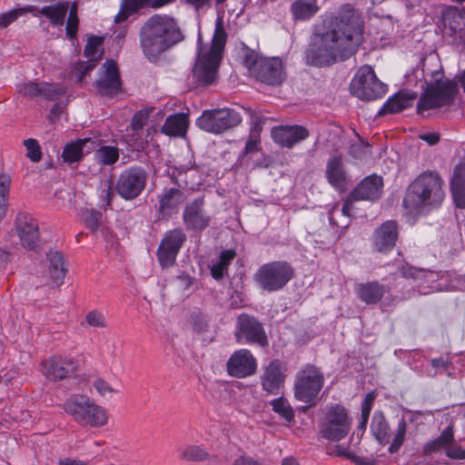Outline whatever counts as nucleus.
Instances as JSON below:
<instances>
[{
	"instance_id": "1",
	"label": "nucleus",
	"mask_w": 465,
	"mask_h": 465,
	"mask_svg": "<svg viewBox=\"0 0 465 465\" xmlns=\"http://www.w3.org/2000/svg\"><path fill=\"white\" fill-rule=\"evenodd\" d=\"M361 17L349 6H342L314 25L305 50L307 64L323 67L354 55L363 41Z\"/></svg>"
},
{
	"instance_id": "2",
	"label": "nucleus",
	"mask_w": 465,
	"mask_h": 465,
	"mask_svg": "<svg viewBox=\"0 0 465 465\" xmlns=\"http://www.w3.org/2000/svg\"><path fill=\"white\" fill-rule=\"evenodd\" d=\"M185 38L186 35L178 19L166 14L151 15L138 30L140 49L143 57L151 64H158Z\"/></svg>"
},
{
	"instance_id": "3",
	"label": "nucleus",
	"mask_w": 465,
	"mask_h": 465,
	"mask_svg": "<svg viewBox=\"0 0 465 465\" xmlns=\"http://www.w3.org/2000/svg\"><path fill=\"white\" fill-rule=\"evenodd\" d=\"M227 34L222 18L215 22V30L209 48L203 45L201 34L197 39V58L193 68V79L198 85L205 86L213 84L223 58Z\"/></svg>"
},
{
	"instance_id": "4",
	"label": "nucleus",
	"mask_w": 465,
	"mask_h": 465,
	"mask_svg": "<svg viewBox=\"0 0 465 465\" xmlns=\"http://www.w3.org/2000/svg\"><path fill=\"white\" fill-rule=\"evenodd\" d=\"M443 180L434 172H424L408 187L403 205L412 213H420L423 207H439L444 200Z\"/></svg>"
},
{
	"instance_id": "5",
	"label": "nucleus",
	"mask_w": 465,
	"mask_h": 465,
	"mask_svg": "<svg viewBox=\"0 0 465 465\" xmlns=\"http://www.w3.org/2000/svg\"><path fill=\"white\" fill-rule=\"evenodd\" d=\"M352 426V417L349 410L341 403H331L322 410L318 420V434L332 442L345 439Z\"/></svg>"
},
{
	"instance_id": "6",
	"label": "nucleus",
	"mask_w": 465,
	"mask_h": 465,
	"mask_svg": "<svg viewBox=\"0 0 465 465\" xmlns=\"http://www.w3.org/2000/svg\"><path fill=\"white\" fill-rule=\"evenodd\" d=\"M63 409L80 426L97 428L108 422L106 410L85 394L71 395L64 401Z\"/></svg>"
},
{
	"instance_id": "7",
	"label": "nucleus",
	"mask_w": 465,
	"mask_h": 465,
	"mask_svg": "<svg viewBox=\"0 0 465 465\" xmlns=\"http://www.w3.org/2000/svg\"><path fill=\"white\" fill-rule=\"evenodd\" d=\"M433 78L434 82L428 84L420 96L417 104L419 114L451 104L458 93L457 84L450 79L442 80V73L435 71Z\"/></svg>"
},
{
	"instance_id": "8",
	"label": "nucleus",
	"mask_w": 465,
	"mask_h": 465,
	"mask_svg": "<svg viewBox=\"0 0 465 465\" xmlns=\"http://www.w3.org/2000/svg\"><path fill=\"white\" fill-rule=\"evenodd\" d=\"M322 371L312 364L305 365L299 371L294 381V397L309 407L316 404L318 394L324 385Z\"/></svg>"
},
{
	"instance_id": "9",
	"label": "nucleus",
	"mask_w": 465,
	"mask_h": 465,
	"mask_svg": "<svg viewBox=\"0 0 465 465\" xmlns=\"http://www.w3.org/2000/svg\"><path fill=\"white\" fill-rule=\"evenodd\" d=\"M294 276L292 266L285 261H275L262 265L254 274V280L264 291L282 289Z\"/></svg>"
},
{
	"instance_id": "10",
	"label": "nucleus",
	"mask_w": 465,
	"mask_h": 465,
	"mask_svg": "<svg viewBox=\"0 0 465 465\" xmlns=\"http://www.w3.org/2000/svg\"><path fill=\"white\" fill-rule=\"evenodd\" d=\"M242 121L240 112L234 108L205 110L196 120V125L211 134H220L238 126Z\"/></svg>"
},
{
	"instance_id": "11",
	"label": "nucleus",
	"mask_w": 465,
	"mask_h": 465,
	"mask_svg": "<svg viewBox=\"0 0 465 465\" xmlns=\"http://www.w3.org/2000/svg\"><path fill=\"white\" fill-rule=\"evenodd\" d=\"M351 93L361 100H375L386 93V85L370 65L361 66L351 83Z\"/></svg>"
},
{
	"instance_id": "12",
	"label": "nucleus",
	"mask_w": 465,
	"mask_h": 465,
	"mask_svg": "<svg viewBox=\"0 0 465 465\" xmlns=\"http://www.w3.org/2000/svg\"><path fill=\"white\" fill-rule=\"evenodd\" d=\"M383 188V180L381 176L372 174L365 177L350 193L344 201L341 212L343 215L351 216L354 208V203L357 201H376L381 198Z\"/></svg>"
},
{
	"instance_id": "13",
	"label": "nucleus",
	"mask_w": 465,
	"mask_h": 465,
	"mask_svg": "<svg viewBox=\"0 0 465 465\" xmlns=\"http://www.w3.org/2000/svg\"><path fill=\"white\" fill-rule=\"evenodd\" d=\"M148 173L143 166L134 165L124 169L119 175L115 189L124 200L137 198L144 190Z\"/></svg>"
},
{
	"instance_id": "14",
	"label": "nucleus",
	"mask_w": 465,
	"mask_h": 465,
	"mask_svg": "<svg viewBox=\"0 0 465 465\" xmlns=\"http://www.w3.org/2000/svg\"><path fill=\"white\" fill-rule=\"evenodd\" d=\"M235 339L239 343L267 344V337L262 324L252 315L241 313L235 323Z\"/></svg>"
},
{
	"instance_id": "15",
	"label": "nucleus",
	"mask_w": 465,
	"mask_h": 465,
	"mask_svg": "<svg viewBox=\"0 0 465 465\" xmlns=\"http://www.w3.org/2000/svg\"><path fill=\"white\" fill-rule=\"evenodd\" d=\"M186 241V234L181 228L167 231L157 248L156 256L163 268L172 267Z\"/></svg>"
},
{
	"instance_id": "16",
	"label": "nucleus",
	"mask_w": 465,
	"mask_h": 465,
	"mask_svg": "<svg viewBox=\"0 0 465 465\" xmlns=\"http://www.w3.org/2000/svg\"><path fill=\"white\" fill-rule=\"evenodd\" d=\"M101 75L95 82L98 93L104 96H114L122 91V83L117 64L107 59L102 65Z\"/></svg>"
},
{
	"instance_id": "17",
	"label": "nucleus",
	"mask_w": 465,
	"mask_h": 465,
	"mask_svg": "<svg viewBox=\"0 0 465 465\" xmlns=\"http://www.w3.org/2000/svg\"><path fill=\"white\" fill-rule=\"evenodd\" d=\"M252 76L268 85H280L285 80L286 74L279 57H264L253 70Z\"/></svg>"
},
{
	"instance_id": "18",
	"label": "nucleus",
	"mask_w": 465,
	"mask_h": 465,
	"mask_svg": "<svg viewBox=\"0 0 465 465\" xmlns=\"http://www.w3.org/2000/svg\"><path fill=\"white\" fill-rule=\"evenodd\" d=\"M15 225L22 246L35 250L39 242V228L35 218L29 213L20 212L16 215Z\"/></svg>"
},
{
	"instance_id": "19",
	"label": "nucleus",
	"mask_w": 465,
	"mask_h": 465,
	"mask_svg": "<svg viewBox=\"0 0 465 465\" xmlns=\"http://www.w3.org/2000/svg\"><path fill=\"white\" fill-rule=\"evenodd\" d=\"M183 222L188 231L203 232L211 222V217L204 210L203 197L195 198L187 203L183 213Z\"/></svg>"
},
{
	"instance_id": "20",
	"label": "nucleus",
	"mask_w": 465,
	"mask_h": 465,
	"mask_svg": "<svg viewBox=\"0 0 465 465\" xmlns=\"http://www.w3.org/2000/svg\"><path fill=\"white\" fill-rule=\"evenodd\" d=\"M226 367L230 376L244 378L255 372L257 364L250 351L241 349L231 355Z\"/></svg>"
},
{
	"instance_id": "21",
	"label": "nucleus",
	"mask_w": 465,
	"mask_h": 465,
	"mask_svg": "<svg viewBox=\"0 0 465 465\" xmlns=\"http://www.w3.org/2000/svg\"><path fill=\"white\" fill-rule=\"evenodd\" d=\"M77 363L72 358L53 356L42 362V371L50 380L60 381L75 373Z\"/></svg>"
},
{
	"instance_id": "22",
	"label": "nucleus",
	"mask_w": 465,
	"mask_h": 465,
	"mask_svg": "<svg viewBox=\"0 0 465 465\" xmlns=\"http://www.w3.org/2000/svg\"><path fill=\"white\" fill-rule=\"evenodd\" d=\"M18 92L29 98L35 99L43 97L46 100H56L65 94V89L62 86L48 84L45 82L36 83L29 81L17 86Z\"/></svg>"
},
{
	"instance_id": "23",
	"label": "nucleus",
	"mask_w": 465,
	"mask_h": 465,
	"mask_svg": "<svg viewBox=\"0 0 465 465\" xmlns=\"http://www.w3.org/2000/svg\"><path fill=\"white\" fill-rule=\"evenodd\" d=\"M309 135L308 129L302 125H280L272 129V140L282 147L292 148Z\"/></svg>"
},
{
	"instance_id": "24",
	"label": "nucleus",
	"mask_w": 465,
	"mask_h": 465,
	"mask_svg": "<svg viewBox=\"0 0 465 465\" xmlns=\"http://www.w3.org/2000/svg\"><path fill=\"white\" fill-rule=\"evenodd\" d=\"M398 239L397 224L393 221H387L377 228L373 234V248L379 252H391Z\"/></svg>"
},
{
	"instance_id": "25",
	"label": "nucleus",
	"mask_w": 465,
	"mask_h": 465,
	"mask_svg": "<svg viewBox=\"0 0 465 465\" xmlns=\"http://www.w3.org/2000/svg\"><path fill=\"white\" fill-rule=\"evenodd\" d=\"M176 0H123L121 9L114 17V22H124L129 16L143 8L159 9Z\"/></svg>"
},
{
	"instance_id": "26",
	"label": "nucleus",
	"mask_w": 465,
	"mask_h": 465,
	"mask_svg": "<svg viewBox=\"0 0 465 465\" xmlns=\"http://www.w3.org/2000/svg\"><path fill=\"white\" fill-rule=\"evenodd\" d=\"M102 45V37L93 35L88 38L84 50V55L88 61L80 62L75 67V69L79 71V81H82L85 74L92 71L96 66L97 62L102 58V53L98 54V50Z\"/></svg>"
},
{
	"instance_id": "27",
	"label": "nucleus",
	"mask_w": 465,
	"mask_h": 465,
	"mask_svg": "<svg viewBox=\"0 0 465 465\" xmlns=\"http://www.w3.org/2000/svg\"><path fill=\"white\" fill-rule=\"evenodd\" d=\"M325 173L327 181L331 186L340 191L346 189L349 178L344 170L341 156L331 157L327 162Z\"/></svg>"
},
{
	"instance_id": "28",
	"label": "nucleus",
	"mask_w": 465,
	"mask_h": 465,
	"mask_svg": "<svg viewBox=\"0 0 465 465\" xmlns=\"http://www.w3.org/2000/svg\"><path fill=\"white\" fill-rule=\"evenodd\" d=\"M283 381L284 375L281 361L278 360L271 361L262 376V389L269 393L277 394Z\"/></svg>"
},
{
	"instance_id": "29",
	"label": "nucleus",
	"mask_w": 465,
	"mask_h": 465,
	"mask_svg": "<svg viewBox=\"0 0 465 465\" xmlns=\"http://www.w3.org/2000/svg\"><path fill=\"white\" fill-rule=\"evenodd\" d=\"M95 141L90 138L78 139L73 143H67L63 151L64 162L73 163L79 162L85 153L94 150Z\"/></svg>"
},
{
	"instance_id": "30",
	"label": "nucleus",
	"mask_w": 465,
	"mask_h": 465,
	"mask_svg": "<svg viewBox=\"0 0 465 465\" xmlns=\"http://www.w3.org/2000/svg\"><path fill=\"white\" fill-rule=\"evenodd\" d=\"M355 292L366 304H377L385 293V286L377 281L358 283L355 286Z\"/></svg>"
},
{
	"instance_id": "31",
	"label": "nucleus",
	"mask_w": 465,
	"mask_h": 465,
	"mask_svg": "<svg viewBox=\"0 0 465 465\" xmlns=\"http://www.w3.org/2000/svg\"><path fill=\"white\" fill-rule=\"evenodd\" d=\"M47 272L52 282L56 286L63 284L67 270L62 253L57 251H50L47 253Z\"/></svg>"
},
{
	"instance_id": "32",
	"label": "nucleus",
	"mask_w": 465,
	"mask_h": 465,
	"mask_svg": "<svg viewBox=\"0 0 465 465\" xmlns=\"http://www.w3.org/2000/svg\"><path fill=\"white\" fill-rule=\"evenodd\" d=\"M450 189L456 206L465 209V163L455 167Z\"/></svg>"
},
{
	"instance_id": "33",
	"label": "nucleus",
	"mask_w": 465,
	"mask_h": 465,
	"mask_svg": "<svg viewBox=\"0 0 465 465\" xmlns=\"http://www.w3.org/2000/svg\"><path fill=\"white\" fill-rule=\"evenodd\" d=\"M415 94L399 92L390 97L378 112L379 115L396 114L412 105Z\"/></svg>"
},
{
	"instance_id": "34",
	"label": "nucleus",
	"mask_w": 465,
	"mask_h": 465,
	"mask_svg": "<svg viewBox=\"0 0 465 465\" xmlns=\"http://www.w3.org/2000/svg\"><path fill=\"white\" fill-rule=\"evenodd\" d=\"M317 0H295L291 5V13L295 21H306L319 11Z\"/></svg>"
},
{
	"instance_id": "35",
	"label": "nucleus",
	"mask_w": 465,
	"mask_h": 465,
	"mask_svg": "<svg viewBox=\"0 0 465 465\" xmlns=\"http://www.w3.org/2000/svg\"><path fill=\"white\" fill-rule=\"evenodd\" d=\"M67 11V3H57L53 5L43 6L41 9L36 8V10H35V12L32 14L35 16H37L38 14H41L47 17L53 25L62 26L64 23Z\"/></svg>"
},
{
	"instance_id": "36",
	"label": "nucleus",
	"mask_w": 465,
	"mask_h": 465,
	"mask_svg": "<svg viewBox=\"0 0 465 465\" xmlns=\"http://www.w3.org/2000/svg\"><path fill=\"white\" fill-rule=\"evenodd\" d=\"M183 193L176 188L168 189L160 198L159 213L163 217L170 216L180 205Z\"/></svg>"
},
{
	"instance_id": "37",
	"label": "nucleus",
	"mask_w": 465,
	"mask_h": 465,
	"mask_svg": "<svg viewBox=\"0 0 465 465\" xmlns=\"http://www.w3.org/2000/svg\"><path fill=\"white\" fill-rule=\"evenodd\" d=\"M188 127V118L184 114H175L166 118L161 131L169 136H183Z\"/></svg>"
},
{
	"instance_id": "38",
	"label": "nucleus",
	"mask_w": 465,
	"mask_h": 465,
	"mask_svg": "<svg viewBox=\"0 0 465 465\" xmlns=\"http://www.w3.org/2000/svg\"><path fill=\"white\" fill-rule=\"evenodd\" d=\"M444 34L454 35L460 33L464 25V15L458 8H450L442 15Z\"/></svg>"
},
{
	"instance_id": "39",
	"label": "nucleus",
	"mask_w": 465,
	"mask_h": 465,
	"mask_svg": "<svg viewBox=\"0 0 465 465\" xmlns=\"http://www.w3.org/2000/svg\"><path fill=\"white\" fill-rule=\"evenodd\" d=\"M236 257V252L233 249H227L221 252L217 262L210 265L211 275L216 281L224 278L228 272V267Z\"/></svg>"
},
{
	"instance_id": "40",
	"label": "nucleus",
	"mask_w": 465,
	"mask_h": 465,
	"mask_svg": "<svg viewBox=\"0 0 465 465\" xmlns=\"http://www.w3.org/2000/svg\"><path fill=\"white\" fill-rule=\"evenodd\" d=\"M371 431L379 443L382 445L389 443L390 426L382 412H374L371 423Z\"/></svg>"
},
{
	"instance_id": "41",
	"label": "nucleus",
	"mask_w": 465,
	"mask_h": 465,
	"mask_svg": "<svg viewBox=\"0 0 465 465\" xmlns=\"http://www.w3.org/2000/svg\"><path fill=\"white\" fill-rule=\"evenodd\" d=\"M94 160L101 166L112 165L119 160V150L114 146H101L94 152Z\"/></svg>"
},
{
	"instance_id": "42",
	"label": "nucleus",
	"mask_w": 465,
	"mask_h": 465,
	"mask_svg": "<svg viewBox=\"0 0 465 465\" xmlns=\"http://www.w3.org/2000/svg\"><path fill=\"white\" fill-rule=\"evenodd\" d=\"M453 441V432L450 427L445 429L441 434L425 446V453L430 454L448 446Z\"/></svg>"
},
{
	"instance_id": "43",
	"label": "nucleus",
	"mask_w": 465,
	"mask_h": 465,
	"mask_svg": "<svg viewBox=\"0 0 465 465\" xmlns=\"http://www.w3.org/2000/svg\"><path fill=\"white\" fill-rule=\"evenodd\" d=\"M10 186V176L5 173L0 174V221L5 216L7 212Z\"/></svg>"
},
{
	"instance_id": "44",
	"label": "nucleus",
	"mask_w": 465,
	"mask_h": 465,
	"mask_svg": "<svg viewBox=\"0 0 465 465\" xmlns=\"http://www.w3.org/2000/svg\"><path fill=\"white\" fill-rule=\"evenodd\" d=\"M272 411L282 416L286 421L291 422L294 419V411L289 402L280 397L271 401Z\"/></svg>"
},
{
	"instance_id": "45",
	"label": "nucleus",
	"mask_w": 465,
	"mask_h": 465,
	"mask_svg": "<svg viewBox=\"0 0 465 465\" xmlns=\"http://www.w3.org/2000/svg\"><path fill=\"white\" fill-rule=\"evenodd\" d=\"M36 7L34 5H28L23 8L15 9L7 13L0 14V27L5 28L14 21H15L20 15L26 13H34Z\"/></svg>"
},
{
	"instance_id": "46",
	"label": "nucleus",
	"mask_w": 465,
	"mask_h": 465,
	"mask_svg": "<svg viewBox=\"0 0 465 465\" xmlns=\"http://www.w3.org/2000/svg\"><path fill=\"white\" fill-rule=\"evenodd\" d=\"M181 457L189 461H203L209 457V454L200 446L190 445L182 450Z\"/></svg>"
},
{
	"instance_id": "47",
	"label": "nucleus",
	"mask_w": 465,
	"mask_h": 465,
	"mask_svg": "<svg viewBox=\"0 0 465 465\" xmlns=\"http://www.w3.org/2000/svg\"><path fill=\"white\" fill-rule=\"evenodd\" d=\"M406 431H407V423H406V420L403 418H401L398 423V427L394 433L392 442L391 443V445L389 447L390 453H395L400 450V448L402 446V444L405 440Z\"/></svg>"
},
{
	"instance_id": "48",
	"label": "nucleus",
	"mask_w": 465,
	"mask_h": 465,
	"mask_svg": "<svg viewBox=\"0 0 465 465\" xmlns=\"http://www.w3.org/2000/svg\"><path fill=\"white\" fill-rule=\"evenodd\" d=\"M102 213L94 209H84L82 213V219L85 226L95 232L101 223Z\"/></svg>"
},
{
	"instance_id": "49",
	"label": "nucleus",
	"mask_w": 465,
	"mask_h": 465,
	"mask_svg": "<svg viewBox=\"0 0 465 465\" xmlns=\"http://www.w3.org/2000/svg\"><path fill=\"white\" fill-rule=\"evenodd\" d=\"M262 58L263 57L261 56L259 53H256L247 46L243 47L242 63L252 75H253V70L258 67Z\"/></svg>"
},
{
	"instance_id": "50",
	"label": "nucleus",
	"mask_w": 465,
	"mask_h": 465,
	"mask_svg": "<svg viewBox=\"0 0 465 465\" xmlns=\"http://www.w3.org/2000/svg\"><path fill=\"white\" fill-rule=\"evenodd\" d=\"M125 141L131 150L140 152L144 149L147 140L143 137L142 131L131 130L125 137Z\"/></svg>"
},
{
	"instance_id": "51",
	"label": "nucleus",
	"mask_w": 465,
	"mask_h": 465,
	"mask_svg": "<svg viewBox=\"0 0 465 465\" xmlns=\"http://www.w3.org/2000/svg\"><path fill=\"white\" fill-rule=\"evenodd\" d=\"M260 137H259V130H258V123H254V126L252 128L249 138L245 143L244 150L242 152L243 155H247L249 153H252L259 150Z\"/></svg>"
},
{
	"instance_id": "52",
	"label": "nucleus",
	"mask_w": 465,
	"mask_h": 465,
	"mask_svg": "<svg viewBox=\"0 0 465 465\" xmlns=\"http://www.w3.org/2000/svg\"><path fill=\"white\" fill-rule=\"evenodd\" d=\"M26 149V156L34 163H38L42 158V151L35 139L29 138L24 141Z\"/></svg>"
},
{
	"instance_id": "53",
	"label": "nucleus",
	"mask_w": 465,
	"mask_h": 465,
	"mask_svg": "<svg viewBox=\"0 0 465 465\" xmlns=\"http://www.w3.org/2000/svg\"><path fill=\"white\" fill-rule=\"evenodd\" d=\"M191 168H187L184 166L180 167H171L168 170V174L171 178V180L177 184L179 187L187 186V180H186V173Z\"/></svg>"
},
{
	"instance_id": "54",
	"label": "nucleus",
	"mask_w": 465,
	"mask_h": 465,
	"mask_svg": "<svg viewBox=\"0 0 465 465\" xmlns=\"http://www.w3.org/2000/svg\"><path fill=\"white\" fill-rule=\"evenodd\" d=\"M371 153L370 145L361 141L351 144L349 154L354 159H363Z\"/></svg>"
},
{
	"instance_id": "55",
	"label": "nucleus",
	"mask_w": 465,
	"mask_h": 465,
	"mask_svg": "<svg viewBox=\"0 0 465 465\" xmlns=\"http://www.w3.org/2000/svg\"><path fill=\"white\" fill-rule=\"evenodd\" d=\"M86 322L91 327L104 328L107 326L104 314L96 310L90 311L85 316Z\"/></svg>"
},
{
	"instance_id": "56",
	"label": "nucleus",
	"mask_w": 465,
	"mask_h": 465,
	"mask_svg": "<svg viewBox=\"0 0 465 465\" xmlns=\"http://www.w3.org/2000/svg\"><path fill=\"white\" fill-rule=\"evenodd\" d=\"M430 365L433 369V372H429L430 376H436L438 374H443L449 371L451 363L442 357L434 358L430 360Z\"/></svg>"
},
{
	"instance_id": "57",
	"label": "nucleus",
	"mask_w": 465,
	"mask_h": 465,
	"mask_svg": "<svg viewBox=\"0 0 465 465\" xmlns=\"http://www.w3.org/2000/svg\"><path fill=\"white\" fill-rule=\"evenodd\" d=\"M148 113L146 111H139L134 114L131 121V130L142 131L148 119Z\"/></svg>"
},
{
	"instance_id": "58",
	"label": "nucleus",
	"mask_w": 465,
	"mask_h": 465,
	"mask_svg": "<svg viewBox=\"0 0 465 465\" xmlns=\"http://www.w3.org/2000/svg\"><path fill=\"white\" fill-rule=\"evenodd\" d=\"M79 20L77 15L74 14H69L66 21V35L70 39H74L76 37L77 30H78Z\"/></svg>"
},
{
	"instance_id": "59",
	"label": "nucleus",
	"mask_w": 465,
	"mask_h": 465,
	"mask_svg": "<svg viewBox=\"0 0 465 465\" xmlns=\"http://www.w3.org/2000/svg\"><path fill=\"white\" fill-rule=\"evenodd\" d=\"M399 273L404 278L417 279L420 277V274L423 273V271L420 269H417L412 266H410L409 264H406V265H402L399 269Z\"/></svg>"
},
{
	"instance_id": "60",
	"label": "nucleus",
	"mask_w": 465,
	"mask_h": 465,
	"mask_svg": "<svg viewBox=\"0 0 465 465\" xmlns=\"http://www.w3.org/2000/svg\"><path fill=\"white\" fill-rule=\"evenodd\" d=\"M93 385L101 396H104L107 392L114 393L115 391L105 381L102 379L94 381Z\"/></svg>"
},
{
	"instance_id": "61",
	"label": "nucleus",
	"mask_w": 465,
	"mask_h": 465,
	"mask_svg": "<svg viewBox=\"0 0 465 465\" xmlns=\"http://www.w3.org/2000/svg\"><path fill=\"white\" fill-rule=\"evenodd\" d=\"M446 455L450 459H465V450L461 449V447L454 446L449 447L446 450Z\"/></svg>"
},
{
	"instance_id": "62",
	"label": "nucleus",
	"mask_w": 465,
	"mask_h": 465,
	"mask_svg": "<svg viewBox=\"0 0 465 465\" xmlns=\"http://www.w3.org/2000/svg\"><path fill=\"white\" fill-rule=\"evenodd\" d=\"M420 138L430 145H434L440 141V134L437 133H426L420 135Z\"/></svg>"
},
{
	"instance_id": "63",
	"label": "nucleus",
	"mask_w": 465,
	"mask_h": 465,
	"mask_svg": "<svg viewBox=\"0 0 465 465\" xmlns=\"http://www.w3.org/2000/svg\"><path fill=\"white\" fill-rule=\"evenodd\" d=\"M351 461L355 463V465H375L376 460L372 458L368 457H360L357 455H353L351 457Z\"/></svg>"
},
{
	"instance_id": "64",
	"label": "nucleus",
	"mask_w": 465,
	"mask_h": 465,
	"mask_svg": "<svg viewBox=\"0 0 465 465\" xmlns=\"http://www.w3.org/2000/svg\"><path fill=\"white\" fill-rule=\"evenodd\" d=\"M232 465H258L252 459L248 457H239L237 458Z\"/></svg>"
}]
</instances>
